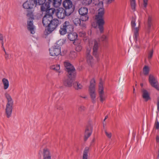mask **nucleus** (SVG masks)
<instances>
[{"label":"nucleus","instance_id":"4d7b16f0","mask_svg":"<svg viewBox=\"0 0 159 159\" xmlns=\"http://www.w3.org/2000/svg\"><path fill=\"white\" fill-rule=\"evenodd\" d=\"M8 58V56H7V57H6V59H7V58Z\"/></svg>","mask_w":159,"mask_h":159},{"label":"nucleus","instance_id":"79ce46f5","mask_svg":"<svg viewBox=\"0 0 159 159\" xmlns=\"http://www.w3.org/2000/svg\"><path fill=\"white\" fill-rule=\"evenodd\" d=\"M56 108L57 109L61 110L63 109V107L61 104H58L56 106Z\"/></svg>","mask_w":159,"mask_h":159},{"label":"nucleus","instance_id":"b1692460","mask_svg":"<svg viewBox=\"0 0 159 159\" xmlns=\"http://www.w3.org/2000/svg\"><path fill=\"white\" fill-rule=\"evenodd\" d=\"M143 98L145 99L146 101H148L150 99L149 94L147 91L145 89H143Z\"/></svg>","mask_w":159,"mask_h":159},{"label":"nucleus","instance_id":"2f4dec72","mask_svg":"<svg viewBox=\"0 0 159 159\" xmlns=\"http://www.w3.org/2000/svg\"><path fill=\"white\" fill-rule=\"evenodd\" d=\"M130 1L131 8L133 11H135L136 6L135 0H130Z\"/></svg>","mask_w":159,"mask_h":159},{"label":"nucleus","instance_id":"473e14b6","mask_svg":"<svg viewBox=\"0 0 159 159\" xmlns=\"http://www.w3.org/2000/svg\"><path fill=\"white\" fill-rule=\"evenodd\" d=\"M81 19L78 18H76L74 19L73 20V22L74 24L76 26L79 25L80 24Z\"/></svg>","mask_w":159,"mask_h":159},{"label":"nucleus","instance_id":"f8f14e48","mask_svg":"<svg viewBox=\"0 0 159 159\" xmlns=\"http://www.w3.org/2000/svg\"><path fill=\"white\" fill-rule=\"evenodd\" d=\"M75 76H71L69 77L68 75V77L65 78L63 81L64 85L66 87H71L73 84V78Z\"/></svg>","mask_w":159,"mask_h":159},{"label":"nucleus","instance_id":"ea45409f","mask_svg":"<svg viewBox=\"0 0 159 159\" xmlns=\"http://www.w3.org/2000/svg\"><path fill=\"white\" fill-rule=\"evenodd\" d=\"M136 25L135 23V20L134 18H133L131 21V26L132 28H134Z\"/></svg>","mask_w":159,"mask_h":159},{"label":"nucleus","instance_id":"20e7f679","mask_svg":"<svg viewBox=\"0 0 159 159\" xmlns=\"http://www.w3.org/2000/svg\"><path fill=\"white\" fill-rule=\"evenodd\" d=\"M74 30L73 26L69 21H66L61 26L59 33L61 35H64L67 33L70 32Z\"/></svg>","mask_w":159,"mask_h":159},{"label":"nucleus","instance_id":"393cba45","mask_svg":"<svg viewBox=\"0 0 159 159\" xmlns=\"http://www.w3.org/2000/svg\"><path fill=\"white\" fill-rule=\"evenodd\" d=\"M134 32V35L133 36L134 39L136 43L138 41V37L139 36V28L138 27H135L133 29Z\"/></svg>","mask_w":159,"mask_h":159},{"label":"nucleus","instance_id":"864d4df0","mask_svg":"<svg viewBox=\"0 0 159 159\" xmlns=\"http://www.w3.org/2000/svg\"><path fill=\"white\" fill-rule=\"evenodd\" d=\"M3 50L4 51L6 54V51H5V49L4 48H3Z\"/></svg>","mask_w":159,"mask_h":159},{"label":"nucleus","instance_id":"c03bdc74","mask_svg":"<svg viewBox=\"0 0 159 159\" xmlns=\"http://www.w3.org/2000/svg\"><path fill=\"white\" fill-rule=\"evenodd\" d=\"M148 0H143V7L146 8L148 5Z\"/></svg>","mask_w":159,"mask_h":159},{"label":"nucleus","instance_id":"f704fd0d","mask_svg":"<svg viewBox=\"0 0 159 159\" xmlns=\"http://www.w3.org/2000/svg\"><path fill=\"white\" fill-rule=\"evenodd\" d=\"M92 0H83V3L85 5H89L92 2Z\"/></svg>","mask_w":159,"mask_h":159},{"label":"nucleus","instance_id":"7ed1b4c3","mask_svg":"<svg viewBox=\"0 0 159 159\" xmlns=\"http://www.w3.org/2000/svg\"><path fill=\"white\" fill-rule=\"evenodd\" d=\"M46 0H37V6L41 5V10L43 12H45L44 13H49L50 12L49 11L52 10L53 11V12H55L56 10L54 8H50V4L48 1V2H46Z\"/></svg>","mask_w":159,"mask_h":159},{"label":"nucleus","instance_id":"58836bf2","mask_svg":"<svg viewBox=\"0 0 159 159\" xmlns=\"http://www.w3.org/2000/svg\"><path fill=\"white\" fill-rule=\"evenodd\" d=\"M105 133L107 137L109 139H110L111 137L112 134L111 132H108L107 130L105 131Z\"/></svg>","mask_w":159,"mask_h":159},{"label":"nucleus","instance_id":"ddd939ff","mask_svg":"<svg viewBox=\"0 0 159 159\" xmlns=\"http://www.w3.org/2000/svg\"><path fill=\"white\" fill-rule=\"evenodd\" d=\"M103 90L104 88L103 85V82L102 79H100L99 84L98 90L100 101L102 102L105 99Z\"/></svg>","mask_w":159,"mask_h":159},{"label":"nucleus","instance_id":"c9c22d12","mask_svg":"<svg viewBox=\"0 0 159 159\" xmlns=\"http://www.w3.org/2000/svg\"><path fill=\"white\" fill-rule=\"evenodd\" d=\"M51 68L52 69L57 71L59 70L60 69V65H56L52 66Z\"/></svg>","mask_w":159,"mask_h":159},{"label":"nucleus","instance_id":"4c0bfd02","mask_svg":"<svg viewBox=\"0 0 159 159\" xmlns=\"http://www.w3.org/2000/svg\"><path fill=\"white\" fill-rule=\"evenodd\" d=\"M154 127L156 129H159V122L157 120V118L156 119V120L154 123Z\"/></svg>","mask_w":159,"mask_h":159},{"label":"nucleus","instance_id":"39448f33","mask_svg":"<svg viewBox=\"0 0 159 159\" xmlns=\"http://www.w3.org/2000/svg\"><path fill=\"white\" fill-rule=\"evenodd\" d=\"M5 96L7 100V103L6 106V113L7 117L9 118L11 116L12 112L13 101L9 94L6 93L5 94Z\"/></svg>","mask_w":159,"mask_h":159},{"label":"nucleus","instance_id":"c85d7f7f","mask_svg":"<svg viewBox=\"0 0 159 159\" xmlns=\"http://www.w3.org/2000/svg\"><path fill=\"white\" fill-rule=\"evenodd\" d=\"M149 67L147 66H145L143 69V74L145 75H148L149 72Z\"/></svg>","mask_w":159,"mask_h":159},{"label":"nucleus","instance_id":"aec40b11","mask_svg":"<svg viewBox=\"0 0 159 159\" xmlns=\"http://www.w3.org/2000/svg\"><path fill=\"white\" fill-rule=\"evenodd\" d=\"M68 38L70 41H74L77 39L78 37L77 34L73 31H71L68 33Z\"/></svg>","mask_w":159,"mask_h":159},{"label":"nucleus","instance_id":"9d476101","mask_svg":"<svg viewBox=\"0 0 159 159\" xmlns=\"http://www.w3.org/2000/svg\"><path fill=\"white\" fill-rule=\"evenodd\" d=\"M79 12L80 15V19L82 21L88 20L89 16L88 15V9L85 7L80 8L79 10Z\"/></svg>","mask_w":159,"mask_h":159},{"label":"nucleus","instance_id":"dca6fc26","mask_svg":"<svg viewBox=\"0 0 159 159\" xmlns=\"http://www.w3.org/2000/svg\"><path fill=\"white\" fill-rule=\"evenodd\" d=\"M87 61L88 64L92 66L93 62L94 59L90 54V49H87L86 52Z\"/></svg>","mask_w":159,"mask_h":159},{"label":"nucleus","instance_id":"4be33fe9","mask_svg":"<svg viewBox=\"0 0 159 159\" xmlns=\"http://www.w3.org/2000/svg\"><path fill=\"white\" fill-rule=\"evenodd\" d=\"M49 3H51L56 7H58L61 4L62 0H48Z\"/></svg>","mask_w":159,"mask_h":159},{"label":"nucleus","instance_id":"7c9ffc66","mask_svg":"<svg viewBox=\"0 0 159 159\" xmlns=\"http://www.w3.org/2000/svg\"><path fill=\"white\" fill-rule=\"evenodd\" d=\"M89 151V149L88 148H86L83 152V159H88V153Z\"/></svg>","mask_w":159,"mask_h":159},{"label":"nucleus","instance_id":"0eeeda50","mask_svg":"<svg viewBox=\"0 0 159 159\" xmlns=\"http://www.w3.org/2000/svg\"><path fill=\"white\" fill-rule=\"evenodd\" d=\"M50 13H44L45 15L43 16L42 20V23L43 25L46 27H47L49 24V23L52 21L53 19V14L54 12L53 11L50 10Z\"/></svg>","mask_w":159,"mask_h":159},{"label":"nucleus","instance_id":"412c9836","mask_svg":"<svg viewBox=\"0 0 159 159\" xmlns=\"http://www.w3.org/2000/svg\"><path fill=\"white\" fill-rule=\"evenodd\" d=\"M63 6H65L68 8L69 7L73 8L75 9V7L73 5L72 1L71 0H65L63 2Z\"/></svg>","mask_w":159,"mask_h":159},{"label":"nucleus","instance_id":"2eb2a0df","mask_svg":"<svg viewBox=\"0 0 159 159\" xmlns=\"http://www.w3.org/2000/svg\"><path fill=\"white\" fill-rule=\"evenodd\" d=\"M148 80L149 82L151 85L159 90V87L158 86L157 80L153 75H149Z\"/></svg>","mask_w":159,"mask_h":159},{"label":"nucleus","instance_id":"cd10ccee","mask_svg":"<svg viewBox=\"0 0 159 159\" xmlns=\"http://www.w3.org/2000/svg\"><path fill=\"white\" fill-rule=\"evenodd\" d=\"M104 14V9L103 8H100L98 10V15L96 17L103 18V16Z\"/></svg>","mask_w":159,"mask_h":159},{"label":"nucleus","instance_id":"8fccbe9b","mask_svg":"<svg viewBox=\"0 0 159 159\" xmlns=\"http://www.w3.org/2000/svg\"><path fill=\"white\" fill-rule=\"evenodd\" d=\"M115 0H107V4H110L113 2Z\"/></svg>","mask_w":159,"mask_h":159},{"label":"nucleus","instance_id":"37998d69","mask_svg":"<svg viewBox=\"0 0 159 159\" xmlns=\"http://www.w3.org/2000/svg\"><path fill=\"white\" fill-rule=\"evenodd\" d=\"M153 54V50H151L148 54V59H151L152 57Z\"/></svg>","mask_w":159,"mask_h":159},{"label":"nucleus","instance_id":"49530a36","mask_svg":"<svg viewBox=\"0 0 159 159\" xmlns=\"http://www.w3.org/2000/svg\"><path fill=\"white\" fill-rule=\"evenodd\" d=\"M79 35L80 36L84 37L85 36L86 34L84 32H79Z\"/></svg>","mask_w":159,"mask_h":159},{"label":"nucleus","instance_id":"3c124183","mask_svg":"<svg viewBox=\"0 0 159 159\" xmlns=\"http://www.w3.org/2000/svg\"><path fill=\"white\" fill-rule=\"evenodd\" d=\"M1 44H2V48H3L4 47V42H1Z\"/></svg>","mask_w":159,"mask_h":159},{"label":"nucleus","instance_id":"72a5a7b5","mask_svg":"<svg viewBox=\"0 0 159 159\" xmlns=\"http://www.w3.org/2000/svg\"><path fill=\"white\" fill-rule=\"evenodd\" d=\"M77 56V53L75 51H71L70 54V57L73 59L75 58Z\"/></svg>","mask_w":159,"mask_h":159},{"label":"nucleus","instance_id":"5fc2aeb1","mask_svg":"<svg viewBox=\"0 0 159 159\" xmlns=\"http://www.w3.org/2000/svg\"><path fill=\"white\" fill-rule=\"evenodd\" d=\"M140 85H141V87H143V84H142H142H141Z\"/></svg>","mask_w":159,"mask_h":159},{"label":"nucleus","instance_id":"423d86ee","mask_svg":"<svg viewBox=\"0 0 159 159\" xmlns=\"http://www.w3.org/2000/svg\"><path fill=\"white\" fill-rule=\"evenodd\" d=\"M59 24V22L57 19H53L50 23H49L47 28L45 29V32L47 34H50L56 29Z\"/></svg>","mask_w":159,"mask_h":159},{"label":"nucleus","instance_id":"5701e85b","mask_svg":"<svg viewBox=\"0 0 159 159\" xmlns=\"http://www.w3.org/2000/svg\"><path fill=\"white\" fill-rule=\"evenodd\" d=\"M98 43L97 41L94 42V44L93 47V54L96 58L98 57Z\"/></svg>","mask_w":159,"mask_h":159},{"label":"nucleus","instance_id":"4468645a","mask_svg":"<svg viewBox=\"0 0 159 159\" xmlns=\"http://www.w3.org/2000/svg\"><path fill=\"white\" fill-rule=\"evenodd\" d=\"M97 24L98 28L101 33H102L104 31L103 25L105 24V21L103 18L96 17Z\"/></svg>","mask_w":159,"mask_h":159},{"label":"nucleus","instance_id":"f03ea898","mask_svg":"<svg viewBox=\"0 0 159 159\" xmlns=\"http://www.w3.org/2000/svg\"><path fill=\"white\" fill-rule=\"evenodd\" d=\"M65 9L62 8H59L55 11L57 17L59 19H63L66 16H69L74 11L73 8H69L63 6Z\"/></svg>","mask_w":159,"mask_h":159},{"label":"nucleus","instance_id":"a18cd8bd","mask_svg":"<svg viewBox=\"0 0 159 159\" xmlns=\"http://www.w3.org/2000/svg\"><path fill=\"white\" fill-rule=\"evenodd\" d=\"M82 22H80V24L79 25V26H81L82 28H85L86 27V24L84 22V21H82Z\"/></svg>","mask_w":159,"mask_h":159},{"label":"nucleus","instance_id":"6e6d98bb","mask_svg":"<svg viewBox=\"0 0 159 159\" xmlns=\"http://www.w3.org/2000/svg\"><path fill=\"white\" fill-rule=\"evenodd\" d=\"M101 3H102V5H103V2L102 1L101 2Z\"/></svg>","mask_w":159,"mask_h":159},{"label":"nucleus","instance_id":"bf43d9fd","mask_svg":"<svg viewBox=\"0 0 159 159\" xmlns=\"http://www.w3.org/2000/svg\"><path fill=\"white\" fill-rule=\"evenodd\" d=\"M84 98H86V97H84Z\"/></svg>","mask_w":159,"mask_h":159},{"label":"nucleus","instance_id":"09e8293b","mask_svg":"<svg viewBox=\"0 0 159 159\" xmlns=\"http://www.w3.org/2000/svg\"><path fill=\"white\" fill-rule=\"evenodd\" d=\"M0 40L1 42H3V35L2 34H0Z\"/></svg>","mask_w":159,"mask_h":159},{"label":"nucleus","instance_id":"a211bd4d","mask_svg":"<svg viewBox=\"0 0 159 159\" xmlns=\"http://www.w3.org/2000/svg\"><path fill=\"white\" fill-rule=\"evenodd\" d=\"M43 159H51L52 154L50 150L47 148H44L43 152Z\"/></svg>","mask_w":159,"mask_h":159},{"label":"nucleus","instance_id":"f3484780","mask_svg":"<svg viewBox=\"0 0 159 159\" xmlns=\"http://www.w3.org/2000/svg\"><path fill=\"white\" fill-rule=\"evenodd\" d=\"M92 133V128L90 125L87 126L85 129L84 136V140L86 141L88 138L90 136Z\"/></svg>","mask_w":159,"mask_h":159},{"label":"nucleus","instance_id":"f257e3e1","mask_svg":"<svg viewBox=\"0 0 159 159\" xmlns=\"http://www.w3.org/2000/svg\"><path fill=\"white\" fill-rule=\"evenodd\" d=\"M37 0H29L23 4V7L26 9L27 16H31L33 15L34 8L37 6Z\"/></svg>","mask_w":159,"mask_h":159},{"label":"nucleus","instance_id":"1a4fd4ad","mask_svg":"<svg viewBox=\"0 0 159 159\" xmlns=\"http://www.w3.org/2000/svg\"><path fill=\"white\" fill-rule=\"evenodd\" d=\"M64 65L69 77L75 76L76 72L75 67L70 63L68 62H65Z\"/></svg>","mask_w":159,"mask_h":159},{"label":"nucleus","instance_id":"13d9d810","mask_svg":"<svg viewBox=\"0 0 159 159\" xmlns=\"http://www.w3.org/2000/svg\"><path fill=\"white\" fill-rule=\"evenodd\" d=\"M134 89V90H135V89L134 88V89Z\"/></svg>","mask_w":159,"mask_h":159},{"label":"nucleus","instance_id":"6e6552de","mask_svg":"<svg viewBox=\"0 0 159 159\" xmlns=\"http://www.w3.org/2000/svg\"><path fill=\"white\" fill-rule=\"evenodd\" d=\"M95 81L94 79H92L90 81V84L89 87V91L93 103L95 102V98L96 94L95 93Z\"/></svg>","mask_w":159,"mask_h":159},{"label":"nucleus","instance_id":"bb28decb","mask_svg":"<svg viewBox=\"0 0 159 159\" xmlns=\"http://www.w3.org/2000/svg\"><path fill=\"white\" fill-rule=\"evenodd\" d=\"M2 82L4 85V89H7L8 88L9 86L8 80L5 78H3L2 80Z\"/></svg>","mask_w":159,"mask_h":159},{"label":"nucleus","instance_id":"c756f323","mask_svg":"<svg viewBox=\"0 0 159 159\" xmlns=\"http://www.w3.org/2000/svg\"><path fill=\"white\" fill-rule=\"evenodd\" d=\"M152 24V16H149L148 21V29L150 30Z\"/></svg>","mask_w":159,"mask_h":159},{"label":"nucleus","instance_id":"603ef678","mask_svg":"<svg viewBox=\"0 0 159 159\" xmlns=\"http://www.w3.org/2000/svg\"><path fill=\"white\" fill-rule=\"evenodd\" d=\"M108 117H107V116H106L105 117V119H104V121H105V120Z\"/></svg>","mask_w":159,"mask_h":159},{"label":"nucleus","instance_id":"6ab92c4d","mask_svg":"<svg viewBox=\"0 0 159 159\" xmlns=\"http://www.w3.org/2000/svg\"><path fill=\"white\" fill-rule=\"evenodd\" d=\"M27 24V27L28 30L30 31L31 34H34L35 33V27L33 25V21L28 20Z\"/></svg>","mask_w":159,"mask_h":159},{"label":"nucleus","instance_id":"a19ab883","mask_svg":"<svg viewBox=\"0 0 159 159\" xmlns=\"http://www.w3.org/2000/svg\"><path fill=\"white\" fill-rule=\"evenodd\" d=\"M82 47L81 45H79L77 46L75 48V50L76 51L80 52L82 49Z\"/></svg>","mask_w":159,"mask_h":159},{"label":"nucleus","instance_id":"a878e982","mask_svg":"<svg viewBox=\"0 0 159 159\" xmlns=\"http://www.w3.org/2000/svg\"><path fill=\"white\" fill-rule=\"evenodd\" d=\"M74 88L76 90H79L82 89L83 86L79 82H75L73 83Z\"/></svg>","mask_w":159,"mask_h":159},{"label":"nucleus","instance_id":"052dcab7","mask_svg":"<svg viewBox=\"0 0 159 159\" xmlns=\"http://www.w3.org/2000/svg\"><path fill=\"white\" fill-rule=\"evenodd\" d=\"M59 73H60V72L59 71Z\"/></svg>","mask_w":159,"mask_h":159},{"label":"nucleus","instance_id":"9b49d317","mask_svg":"<svg viewBox=\"0 0 159 159\" xmlns=\"http://www.w3.org/2000/svg\"><path fill=\"white\" fill-rule=\"evenodd\" d=\"M60 47L57 45L54 46L49 49L50 54L52 56H57L61 54Z\"/></svg>","mask_w":159,"mask_h":159},{"label":"nucleus","instance_id":"e433bc0d","mask_svg":"<svg viewBox=\"0 0 159 159\" xmlns=\"http://www.w3.org/2000/svg\"><path fill=\"white\" fill-rule=\"evenodd\" d=\"M108 40V37L107 36L103 35H102L100 38V40L102 41H104L106 42H107Z\"/></svg>","mask_w":159,"mask_h":159},{"label":"nucleus","instance_id":"de8ad7c7","mask_svg":"<svg viewBox=\"0 0 159 159\" xmlns=\"http://www.w3.org/2000/svg\"><path fill=\"white\" fill-rule=\"evenodd\" d=\"M85 109V108L83 106H81L79 108V110L80 111H82L84 110Z\"/></svg>","mask_w":159,"mask_h":159}]
</instances>
